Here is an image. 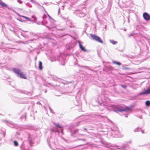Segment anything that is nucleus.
Returning a JSON list of instances; mask_svg holds the SVG:
<instances>
[{"label":"nucleus","mask_w":150,"mask_h":150,"mask_svg":"<svg viewBox=\"0 0 150 150\" xmlns=\"http://www.w3.org/2000/svg\"><path fill=\"white\" fill-rule=\"evenodd\" d=\"M113 110L115 112H121L122 111H130L131 110L132 107H126L125 108L120 109L118 108V106L116 105H112L111 106Z\"/></svg>","instance_id":"f257e3e1"},{"label":"nucleus","mask_w":150,"mask_h":150,"mask_svg":"<svg viewBox=\"0 0 150 150\" xmlns=\"http://www.w3.org/2000/svg\"><path fill=\"white\" fill-rule=\"evenodd\" d=\"M13 71L15 73L17 74L18 77L21 78L26 79L25 76L20 69L16 68H13Z\"/></svg>","instance_id":"f03ea898"},{"label":"nucleus","mask_w":150,"mask_h":150,"mask_svg":"<svg viewBox=\"0 0 150 150\" xmlns=\"http://www.w3.org/2000/svg\"><path fill=\"white\" fill-rule=\"evenodd\" d=\"M13 71L15 73L17 74L18 77L21 78L26 79L25 76L20 69L16 68H13Z\"/></svg>","instance_id":"7ed1b4c3"},{"label":"nucleus","mask_w":150,"mask_h":150,"mask_svg":"<svg viewBox=\"0 0 150 150\" xmlns=\"http://www.w3.org/2000/svg\"><path fill=\"white\" fill-rule=\"evenodd\" d=\"M90 36L93 40H95L96 41L98 42L101 43H103V42L100 37L96 35L91 34Z\"/></svg>","instance_id":"20e7f679"},{"label":"nucleus","mask_w":150,"mask_h":150,"mask_svg":"<svg viewBox=\"0 0 150 150\" xmlns=\"http://www.w3.org/2000/svg\"><path fill=\"white\" fill-rule=\"evenodd\" d=\"M150 94V87H149L146 90L140 92L138 94L139 96H142L144 95H148Z\"/></svg>","instance_id":"39448f33"},{"label":"nucleus","mask_w":150,"mask_h":150,"mask_svg":"<svg viewBox=\"0 0 150 150\" xmlns=\"http://www.w3.org/2000/svg\"><path fill=\"white\" fill-rule=\"evenodd\" d=\"M143 16L146 21H148L150 20V15L147 12H144L143 13Z\"/></svg>","instance_id":"423d86ee"},{"label":"nucleus","mask_w":150,"mask_h":150,"mask_svg":"<svg viewBox=\"0 0 150 150\" xmlns=\"http://www.w3.org/2000/svg\"><path fill=\"white\" fill-rule=\"evenodd\" d=\"M0 49L1 50L3 51L4 52L6 50V51H9L10 52H16V51H15L16 50V49L15 48H10L9 47H8L7 49H6V50H5L4 48H2V47H0Z\"/></svg>","instance_id":"0eeeda50"},{"label":"nucleus","mask_w":150,"mask_h":150,"mask_svg":"<svg viewBox=\"0 0 150 150\" xmlns=\"http://www.w3.org/2000/svg\"><path fill=\"white\" fill-rule=\"evenodd\" d=\"M57 60L61 62V65L63 66L65 65V62L66 61V59L62 57L61 56H59V58L57 59Z\"/></svg>","instance_id":"6e6552de"},{"label":"nucleus","mask_w":150,"mask_h":150,"mask_svg":"<svg viewBox=\"0 0 150 150\" xmlns=\"http://www.w3.org/2000/svg\"><path fill=\"white\" fill-rule=\"evenodd\" d=\"M47 21L46 20H45L41 22L42 25L45 26L46 27L49 29H50L51 27L50 26L46 25V24H47Z\"/></svg>","instance_id":"1a4fd4ad"},{"label":"nucleus","mask_w":150,"mask_h":150,"mask_svg":"<svg viewBox=\"0 0 150 150\" xmlns=\"http://www.w3.org/2000/svg\"><path fill=\"white\" fill-rule=\"evenodd\" d=\"M20 133H19L18 132H16L15 135V137L16 139L21 140V142H22V141H23V138L22 137H20Z\"/></svg>","instance_id":"9d476101"},{"label":"nucleus","mask_w":150,"mask_h":150,"mask_svg":"<svg viewBox=\"0 0 150 150\" xmlns=\"http://www.w3.org/2000/svg\"><path fill=\"white\" fill-rule=\"evenodd\" d=\"M145 48L146 51L144 52L145 53H147V55L150 56V47H144Z\"/></svg>","instance_id":"9b49d317"},{"label":"nucleus","mask_w":150,"mask_h":150,"mask_svg":"<svg viewBox=\"0 0 150 150\" xmlns=\"http://www.w3.org/2000/svg\"><path fill=\"white\" fill-rule=\"evenodd\" d=\"M0 5L3 7H7L8 8V5L1 0L0 1Z\"/></svg>","instance_id":"f8f14e48"},{"label":"nucleus","mask_w":150,"mask_h":150,"mask_svg":"<svg viewBox=\"0 0 150 150\" xmlns=\"http://www.w3.org/2000/svg\"><path fill=\"white\" fill-rule=\"evenodd\" d=\"M86 15L85 14L82 12H80L78 14V16L80 17H83L85 16Z\"/></svg>","instance_id":"ddd939ff"},{"label":"nucleus","mask_w":150,"mask_h":150,"mask_svg":"<svg viewBox=\"0 0 150 150\" xmlns=\"http://www.w3.org/2000/svg\"><path fill=\"white\" fill-rule=\"evenodd\" d=\"M141 131L142 133V134L144 133V130H142L140 128H137L136 129L134 130V132H136L139 131Z\"/></svg>","instance_id":"4468645a"},{"label":"nucleus","mask_w":150,"mask_h":150,"mask_svg":"<svg viewBox=\"0 0 150 150\" xmlns=\"http://www.w3.org/2000/svg\"><path fill=\"white\" fill-rule=\"evenodd\" d=\"M21 145L20 146V148L21 150H26L25 148L23 141L21 142Z\"/></svg>","instance_id":"2eb2a0df"},{"label":"nucleus","mask_w":150,"mask_h":150,"mask_svg":"<svg viewBox=\"0 0 150 150\" xmlns=\"http://www.w3.org/2000/svg\"><path fill=\"white\" fill-rule=\"evenodd\" d=\"M38 67L39 69L40 70H42V63L40 61H39Z\"/></svg>","instance_id":"dca6fc26"},{"label":"nucleus","mask_w":150,"mask_h":150,"mask_svg":"<svg viewBox=\"0 0 150 150\" xmlns=\"http://www.w3.org/2000/svg\"><path fill=\"white\" fill-rule=\"evenodd\" d=\"M21 17L23 18L26 19H27V21H33L31 20V19L30 18H29L27 17L24 16H21Z\"/></svg>","instance_id":"f3484780"},{"label":"nucleus","mask_w":150,"mask_h":150,"mask_svg":"<svg viewBox=\"0 0 150 150\" xmlns=\"http://www.w3.org/2000/svg\"><path fill=\"white\" fill-rule=\"evenodd\" d=\"M50 21L51 23L50 24V26L51 27V29L54 26V19H53V21Z\"/></svg>","instance_id":"a211bd4d"},{"label":"nucleus","mask_w":150,"mask_h":150,"mask_svg":"<svg viewBox=\"0 0 150 150\" xmlns=\"http://www.w3.org/2000/svg\"><path fill=\"white\" fill-rule=\"evenodd\" d=\"M112 62L113 63L116 64L119 66H120L121 65V63L120 62H116L115 60H113Z\"/></svg>","instance_id":"6ab92c4d"},{"label":"nucleus","mask_w":150,"mask_h":150,"mask_svg":"<svg viewBox=\"0 0 150 150\" xmlns=\"http://www.w3.org/2000/svg\"><path fill=\"white\" fill-rule=\"evenodd\" d=\"M54 125H55L57 127H58L61 129V131H63V128H62V127L58 123V124H56V123H54Z\"/></svg>","instance_id":"aec40b11"},{"label":"nucleus","mask_w":150,"mask_h":150,"mask_svg":"<svg viewBox=\"0 0 150 150\" xmlns=\"http://www.w3.org/2000/svg\"><path fill=\"white\" fill-rule=\"evenodd\" d=\"M110 43H112L113 45H115L117 43V42L113 40H110Z\"/></svg>","instance_id":"412c9836"},{"label":"nucleus","mask_w":150,"mask_h":150,"mask_svg":"<svg viewBox=\"0 0 150 150\" xmlns=\"http://www.w3.org/2000/svg\"><path fill=\"white\" fill-rule=\"evenodd\" d=\"M32 18L33 19L35 23H36V21L37 20V18L34 15H33L31 16Z\"/></svg>","instance_id":"4be33fe9"},{"label":"nucleus","mask_w":150,"mask_h":150,"mask_svg":"<svg viewBox=\"0 0 150 150\" xmlns=\"http://www.w3.org/2000/svg\"><path fill=\"white\" fill-rule=\"evenodd\" d=\"M145 104L147 106H149L150 105V101H146L145 102Z\"/></svg>","instance_id":"5701e85b"},{"label":"nucleus","mask_w":150,"mask_h":150,"mask_svg":"<svg viewBox=\"0 0 150 150\" xmlns=\"http://www.w3.org/2000/svg\"><path fill=\"white\" fill-rule=\"evenodd\" d=\"M77 42L79 44V47H84L82 45V43L81 41L80 40H78V41Z\"/></svg>","instance_id":"b1692460"},{"label":"nucleus","mask_w":150,"mask_h":150,"mask_svg":"<svg viewBox=\"0 0 150 150\" xmlns=\"http://www.w3.org/2000/svg\"><path fill=\"white\" fill-rule=\"evenodd\" d=\"M82 51H83L85 52H88V50L85 49V47H79Z\"/></svg>","instance_id":"393cba45"},{"label":"nucleus","mask_w":150,"mask_h":150,"mask_svg":"<svg viewBox=\"0 0 150 150\" xmlns=\"http://www.w3.org/2000/svg\"><path fill=\"white\" fill-rule=\"evenodd\" d=\"M13 144L15 146H18V143L16 141H14L13 142Z\"/></svg>","instance_id":"a878e982"},{"label":"nucleus","mask_w":150,"mask_h":150,"mask_svg":"<svg viewBox=\"0 0 150 150\" xmlns=\"http://www.w3.org/2000/svg\"><path fill=\"white\" fill-rule=\"evenodd\" d=\"M122 69L124 70L129 69H130L129 68L125 67V65H123L122 66Z\"/></svg>","instance_id":"bb28decb"},{"label":"nucleus","mask_w":150,"mask_h":150,"mask_svg":"<svg viewBox=\"0 0 150 150\" xmlns=\"http://www.w3.org/2000/svg\"><path fill=\"white\" fill-rule=\"evenodd\" d=\"M36 40V39H32V40H29L28 41L25 42V44L28 43V42H30L33 41L34 40Z\"/></svg>","instance_id":"cd10ccee"},{"label":"nucleus","mask_w":150,"mask_h":150,"mask_svg":"<svg viewBox=\"0 0 150 150\" xmlns=\"http://www.w3.org/2000/svg\"><path fill=\"white\" fill-rule=\"evenodd\" d=\"M26 4L27 6L30 8L32 7V5L29 3H27Z\"/></svg>","instance_id":"c85d7f7f"},{"label":"nucleus","mask_w":150,"mask_h":150,"mask_svg":"<svg viewBox=\"0 0 150 150\" xmlns=\"http://www.w3.org/2000/svg\"><path fill=\"white\" fill-rule=\"evenodd\" d=\"M47 14L49 17V20L50 21H53L54 19L52 18L48 14Z\"/></svg>","instance_id":"c756f323"},{"label":"nucleus","mask_w":150,"mask_h":150,"mask_svg":"<svg viewBox=\"0 0 150 150\" xmlns=\"http://www.w3.org/2000/svg\"><path fill=\"white\" fill-rule=\"evenodd\" d=\"M30 35H33L34 36H36L37 35V34H36L31 32L30 33Z\"/></svg>","instance_id":"7c9ffc66"},{"label":"nucleus","mask_w":150,"mask_h":150,"mask_svg":"<svg viewBox=\"0 0 150 150\" xmlns=\"http://www.w3.org/2000/svg\"><path fill=\"white\" fill-rule=\"evenodd\" d=\"M80 67H84V68H86L87 69H88V70H89V67H87V66H80Z\"/></svg>","instance_id":"2f4dec72"},{"label":"nucleus","mask_w":150,"mask_h":150,"mask_svg":"<svg viewBox=\"0 0 150 150\" xmlns=\"http://www.w3.org/2000/svg\"><path fill=\"white\" fill-rule=\"evenodd\" d=\"M47 16L46 14H44L43 16L42 17V18L43 19H45L47 18Z\"/></svg>","instance_id":"473e14b6"},{"label":"nucleus","mask_w":150,"mask_h":150,"mask_svg":"<svg viewBox=\"0 0 150 150\" xmlns=\"http://www.w3.org/2000/svg\"><path fill=\"white\" fill-rule=\"evenodd\" d=\"M78 132V129H76L74 131V134H76Z\"/></svg>","instance_id":"72a5a7b5"},{"label":"nucleus","mask_w":150,"mask_h":150,"mask_svg":"<svg viewBox=\"0 0 150 150\" xmlns=\"http://www.w3.org/2000/svg\"><path fill=\"white\" fill-rule=\"evenodd\" d=\"M22 93H24L25 94H30V92H27L26 91H22Z\"/></svg>","instance_id":"f704fd0d"},{"label":"nucleus","mask_w":150,"mask_h":150,"mask_svg":"<svg viewBox=\"0 0 150 150\" xmlns=\"http://www.w3.org/2000/svg\"><path fill=\"white\" fill-rule=\"evenodd\" d=\"M121 146L122 149L126 147V144H123Z\"/></svg>","instance_id":"c9c22d12"},{"label":"nucleus","mask_w":150,"mask_h":150,"mask_svg":"<svg viewBox=\"0 0 150 150\" xmlns=\"http://www.w3.org/2000/svg\"><path fill=\"white\" fill-rule=\"evenodd\" d=\"M17 20L20 21V22H25V21H24V20H21V19H19V18H17Z\"/></svg>","instance_id":"e433bc0d"},{"label":"nucleus","mask_w":150,"mask_h":150,"mask_svg":"<svg viewBox=\"0 0 150 150\" xmlns=\"http://www.w3.org/2000/svg\"><path fill=\"white\" fill-rule=\"evenodd\" d=\"M17 2L20 4H22L23 1L21 0H17Z\"/></svg>","instance_id":"4c0bfd02"},{"label":"nucleus","mask_w":150,"mask_h":150,"mask_svg":"<svg viewBox=\"0 0 150 150\" xmlns=\"http://www.w3.org/2000/svg\"><path fill=\"white\" fill-rule=\"evenodd\" d=\"M78 140H83V141H86V139H78Z\"/></svg>","instance_id":"58836bf2"},{"label":"nucleus","mask_w":150,"mask_h":150,"mask_svg":"<svg viewBox=\"0 0 150 150\" xmlns=\"http://www.w3.org/2000/svg\"><path fill=\"white\" fill-rule=\"evenodd\" d=\"M105 116H102V115H99L98 116V117L99 118H104Z\"/></svg>","instance_id":"ea45409f"},{"label":"nucleus","mask_w":150,"mask_h":150,"mask_svg":"<svg viewBox=\"0 0 150 150\" xmlns=\"http://www.w3.org/2000/svg\"><path fill=\"white\" fill-rule=\"evenodd\" d=\"M49 108L50 110V112L51 113H53V110H52V109L50 108V107Z\"/></svg>","instance_id":"a19ab883"},{"label":"nucleus","mask_w":150,"mask_h":150,"mask_svg":"<svg viewBox=\"0 0 150 150\" xmlns=\"http://www.w3.org/2000/svg\"><path fill=\"white\" fill-rule=\"evenodd\" d=\"M121 86L123 88H125L126 87V86L125 85H122Z\"/></svg>","instance_id":"79ce46f5"},{"label":"nucleus","mask_w":150,"mask_h":150,"mask_svg":"<svg viewBox=\"0 0 150 150\" xmlns=\"http://www.w3.org/2000/svg\"><path fill=\"white\" fill-rule=\"evenodd\" d=\"M132 143V141L131 140H130V141L127 142V143H128V144H131Z\"/></svg>","instance_id":"37998d69"},{"label":"nucleus","mask_w":150,"mask_h":150,"mask_svg":"<svg viewBox=\"0 0 150 150\" xmlns=\"http://www.w3.org/2000/svg\"><path fill=\"white\" fill-rule=\"evenodd\" d=\"M33 144V143L31 141H30L29 142V144L31 146H32V144Z\"/></svg>","instance_id":"c03bdc74"},{"label":"nucleus","mask_w":150,"mask_h":150,"mask_svg":"<svg viewBox=\"0 0 150 150\" xmlns=\"http://www.w3.org/2000/svg\"><path fill=\"white\" fill-rule=\"evenodd\" d=\"M117 149H122L121 146H119V147L117 148Z\"/></svg>","instance_id":"a18cd8bd"},{"label":"nucleus","mask_w":150,"mask_h":150,"mask_svg":"<svg viewBox=\"0 0 150 150\" xmlns=\"http://www.w3.org/2000/svg\"><path fill=\"white\" fill-rule=\"evenodd\" d=\"M111 0H108V5H109L110 4H111Z\"/></svg>","instance_id":"49530a36"},{"label":"nucleus","mask_w":150,"mask_h":150,"mask_svg":"<svg viewBox=\"0 0 150 150\" xmlns=\"http://www.w3.org/2000/svg\"><path fill=\"white\" fill-rule=\"evenodd\" d=\"M37 24L40 25L41 24V22H38V23H36Z\"/></svg>","instance_id":"de8ad7c7"},{"label":"nucleus","mask_w":150,"mask_h":150,"mask_svg":"<svg viewBox=\"0 0 150 150\" xmlns=\"http://www.w3.org/2000/svg\"><path fill=\"white\" fill-rule=\"evenodd\" d=\"M60 13V8H59V9L58 11V14H59Z\"/></svg>","instance_id":"09e8293b"},{"label":"nucleus","mask_w":150,"mask_h":150,"mask_svg":"<svg viewBox=\"0 0 150 150\" xmlns=\"http://www.w3.org/2000/svg\"><path fill=\"white\" fill-rule=\"evenodd\" d=\"M64 29H64V28H63V29H59V30H62V31H63V30H64Z\"/></svg>","instance_id":"8fccbe9b"},{"label":"nucleus","mask_w":150,"mask_h":150,"mask_svg":"<svg viewBox=\"0 0 150 150\" xmlns=\"http://www.w3.org/2000/svg\"><path fill=\"white\" fill-rule=\"evenodd\" d=\"M133 35L132 34H130L129 35V37H130V36H133Z\"/></svg>","instance_id":"3c124183"},{"label":"nucleus","mask_w":150,"mask_h":150,"mask_svg":"<svg viewBox=\"0 0 150 150\" xmlns=\"http://www.w3.org/2000/svg\"><path fill=\"white\" fill-rule=\"evenodd\" d=\"M139 118H140V119H142V116L141 115V116H140L139 117Z\"/></svg>","instance_id":"603ef678"},{"label":"nucleus","mask_w":150,"mask_h":150,"mask_svg":"<svg viewBox=\"0 0 150 150\" xmlns=\"http://www.w3.org/2000/svg\"><path fill=\"white\" fill-rule=\"evenodd\" d=\"M3 134H4V137L5 136V132H4Z\"/></svg>","instance_id":"864d4df0"},{"label":"nucleus","mask_w":150,"mask_h":150,"mask_svg":"<svg viewBox=\"0 0 150 150\" xmlns=\"http://www.w3.org/2000/svg\"><path fill=\"white\" fill-rule=\"evenodd\" d=\"M30 1L32 2L33 3L34 2V1L33 0H30Z\"/></svg>","instance_id":"5fc2aeb1"},{"label":"nucleus","mask_w":150,"mask_h":150,"mask_svg":"<svg viewBox=\"0 0 150 150\" xmlns=\"http://www.w3.org/2000/svg\"><path fill=\"white\" fill-rule=\"evenodd\" d=\"M85 145V144H81V145H80L78 146H83V145Z\"/></svg>","instance_id":"6e6d98bb"},{"label":"nucleus","mask_w":150,"mask_h":150,"mask_svg":"<svg viewBox=\"0 0 150 150\" xmlns=\"http://www.w3.org/2000/svg\"><path fill=\"white\" fill-rule=\"evenodd\" d=\"M80 135L81 136H85V134H80Z\"/></svg>","instance_id":"4d7b16f0"},{"label":"nucleus","mask_w":150,"mask_h":150,"mask_svg":"<svg viewBox=\"0 0 150 150\" xmlns=\"http://www.w3.org/2000/svg\"><path fill=\"white\" fill-rule=\"evenodd\" d=\"M111 130L113 131H115V130L114 129H111ZM116 129H115V131H116Z\"/></svg>","instance_id":"13d9d810"},{"label":"nucleus","mask_w":150,"mask_h":150,"mask_svg":"<svg viewBox=\"0 0 150 150\" xmlns=\"http://www.w3.org/2000/svg\"><path fill=\"white\" fill-rule=\"evenodd\" d=\"M18 15L19 16H21L20 14H19V13H18Z\"/></svg>","instance_id":"bf43d9fd"},{"label":"nucleus","mask_w":150,"mask_h":150,"mask_svg":"<svg viewBox=\"0 0 150 150\" xmlns=\"http://www.w3.org/2000/svg\"><path fill=\"white\" fill-rule=\"evenodd\" d=\"M126 30H127V29H126V28H125V29L124 30L125 31H126Z\"/></svg>","instance_id":"052dcab7"},{"label":"nucleus","mask_w":150,"mask_h":150,"mask_svg":"<svg viewBox=\"0 0 150 150\" xmlns=\"http://www.w3.org/2000/svg\"><path fill=\"white\" fill-rule=\"evenodd\" d=\"M125 117H128V116H127V115H126L125 116Z\"/></svg>","instance_id":"680f3d73"},{"label":"nucleus","mask_w":150,"mask_h":150,"mask_svg":"<svg viewBox=\"0 0 150 150\" xmlns=\"http://www.w3.org/2000/svg\"><path fill=\"white\" fill-rule=\"evenodd\" d=\"M71 37L74 40L75 39V38H74L73 37Z\"/></svg>","instance_id":"e2e57ef3"},{"label":"nucleus","mask_w":150,"mask_h":150,"mask_svg":"<svg viewBox=\"0 0 150 150\" xmlns=\"http://www.w3.org/2000/svg\"><path fill=\"white\" fill-rule=\"evenodd\" d=\"M42 7L45 10V9L44 8L43 6H42Z\"/></svg>","instance_id":"0e129e2a"},{"label":"nucleus","mask_w":150,"mask_h":150,"mask_svg":"<svg viewBox=\"0 0 150 150\" xmlns=\"http://www.w3.org/2000/svg\"><path fill=\"white\" fill-rule=\"evenodd\" d=\"M84 129L85 130H86V128H84Z\"/></svg>","instance_id":"69168bd1"},{"label":"nucleus","mask_w":150,"mask_h":150,"mask_svg":"<svg viewBox=\"0 0 150 150\" xmlns=\"http://www.w3.org/2000/svg\"><path fill=\"white\" fill-rule=\"evenodd\" d=\"M120 51H121V52H122V51H123V50H119Z\"/></svg>","instance_id":"338daca9"},{"label":"nucleus","mask_w":150,"mask_h":150,"mask_svg":"<svg viewBox=\"0 0 150 150\" xmlns=\"http://www.w3.org/2000/svg\"><path fill=\"white\" fill-rule=\"evenodd\" d=\"M47 92V91H45V93H46Z\"/></svg>","instance_id":"774afa93"}]
</instances>
